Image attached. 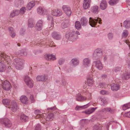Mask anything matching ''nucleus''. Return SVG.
<instances>
[{"label": "nucleus", "instance_id": "obj_4", "mask_svg": "<svg viewBox=\"0 0 130 130\" xmlns=\"http://www.w3.org/2000/svg\"><path fill=\"white\" fill-rule=\"evenodd\" d=\"M101 20L100 18H97V19H93L91 17L89 19V23L90 25L92 27H94L95 26L98 22L99 24H101Z\"/></svg>", "mask_w": 130, "mask_h": 130}, {"label": "nucleus", "instance_id": "obj_31", "mask_svg": "<svg viewBox=\"0 0 130 130\" xmlns=\"http://www.w3.org/2000/svg\"><path fill=\"white\" fill-rule=\"evenodd\" d=\"M46 59L48 60H54L56 59L55 55H53L52 54H47L46 57Z\"/></svg>", "mask_w": 130, "mask_h": 130}, {"label": "nucleus", "instance_id": "obj_54", "mask_svg": "<svg viewBox=\"0 0 130 130\" xmlns=\"http://www.w3.org/2000/svg\"><path fill=\"white\" fill-rule=\"evenodd\" d=\"M108 37L109 39H111L113 37V34L111 32L109 33L108 34Z\"/></svg>", "mask_w": 130, "mask_h": 130}, {"label": "nucleus", "instance_id": "obj_56", "mask_svg": "<svg viewBox=\"0 0 130 130\" xmlns=\"http://www.w3.org/2000/svg\"><path fill=\"white\" fill-rule=\"evenodd\" d=\"M41 127L40 125L39 124H37L35 127V130H41Z\"/></svg>", "mask_w": 130, "mask_h": 130}, {"label": "nucleus", "instance_id": "obj_41", "mask_svg": "<svg viewBox=\"0 0 130 130\" xmlns=\"http://www.w3.org/2000/svg\"><path fill=\"white\" fill-rule=\"evenodd\" d=\"M128 34V31L125 29L123 31L122 34V38H125L126 37Z\"/></svg>", "mask_w": 130, "mask_h": 130}, {"label": "nucleus", "instance_id": "obj_48", "mask_svg": "<svg viewBox=\"0 0 130 130\" xmlns=\"http://www.w3.org/2000/svg\"><path fill=\"white\" fill-rule=\"evenodd\" d=\"M101 104L102 105H105L107 103V100L105 98H101Z\"/></svg>", "mask_w": 130, "mask_h": 130}, {"label": "nucleus", "instance_id": "obj_7", "mask_svg": "<svg viewBox=\"0 0 130 130\" xmlns=\"http://www.w3.org/2000/svg\"><path fill=\"white\" fill-rule=\"evenodd\" d=\"M93 76V73L91 71L89 73L87 78V83L89 86H92L94 84V82L92 77Z\"/></svg>", "mask_w": 130, "mask_h": 130}, {"label": "nucleus", "instance_id": "obj_64", "mask_svg": "<svg viewBox=\"0 0 130 130\" xmlns=\"http://www.w3.org/2000/svg\"><path fill=\"white\" fill-rule=\"evenodd\" d=\"M127 64L128 68L130 69V61L127 60Z\"/></svg>", "mask_w": 130, "mask_h": 130}, {"label": "nucleus", "instance_id": "obj_12", "mask_svg": "<svg viewBox=\"0 0 130 130\" xmlns=\"http://www.w3.org/2000/svg\"><path fill=\"white\" fill-rule=\"evenodd\" d=\"M11 110L13 112H15L17 109V104L15 100H13L11 103L10 106Z\"/></svg>", "mask_w": 130, "mask_h": 130}, {"label": "nucleus", "instance_id": "obj_9", "mask_svg": "<svg viewBox=\"0 0 130 130\" xmlns=\"http://www.w3.org/2000/svg\"><path fill=\"white\" fill-rule=\"evenodd\" d=\"M88 87L86 85L83 86L84 89L83 90L82 93L85 95H86V98L88 99H90L91 98V93L89 92L88 90Z\"/></svg>", "mask_w": 130, "mask_h": 130}, {"label": "nucleus", "instance_id": "obj_57", "mask_svg": "<svg viewBox=\"0 0 130 130\" xmlns=\"http://www.w3.org/2000/svg\"><path fill=\"white\" fill-rule=\"evenodd\" d=\"M64 61V60L63 59H59L58 61V63L59 65L62 64Z\"/></svg>", "mask_w": 130, "mask_h": 130}, {"label": "nucleus", "instance_id": "obj_36", "mask_svg": "<svg viewBox=\"0 0 130 130\" xmlns=\"http://www.w3.org/2000/svg\"><path fill=\"white\" fill-rule=\"evenodd\" d=\"M54 118V115L53 113L48 114L46 118V120L48 121H51Z\"/></svg>", "mask_w": 130, "mask_h": 130}, {"label": "nucleus", "instance_id": "obj_49", "mask_svg": "<svg viewBox=\"0 0 130 130\" xmlns=\"http://www.w3.org/2000/svg\"><path fill=\"white\" fill-rule=\"evenodd\" d=\"M121 70V68L119 67H117L114 68L113 71L117 73L120 72Z\"/></svg>", "mask_w": 130, "mask_h": 130}, {"label": "nucleus", "instance_id": "obj_27", "mask_svg": "<svg viewBox=\"0 0 130 130\" xmlns=\"http://www.w3.org/2000/svg\"><path fill=\"white\" fill-rule=\"evenodd\" d=\"M52 36L53 38L57 40H60L61 38V36L56 32H53Z\"/></svg>", "mask_w": 130, "mask_h": 130}, {"label": "nucleus", "instance_id": "obj_16", "mask_svg": "<svg viewBox=\"0 0 130 130\" xmlns=\"http://www.w3.org/2000/svg\"><path fill=\"white\" fill-rule=\"evenodd\" d=\"M91 10L93 13L97 14L98 13L100 10L98 6L95 5L91 7Z\"/></svg>", "mask_w": 130, "mask_h": 130}, {"label": "nucleus", "instance_id": "obj_34", "mask_svg": "<svg viewBox=\"0 0 130 130\" xmlns=\"http://www.w3.org/2000/svg\"><path fill=\"white\" fill-rule=\"evenodd\" d=\"M44 8L41 7H39L37 9V13L40 15L43 14L44 12Z\"/></svg>", "mask_w": 130, "mask_h": 130}, {"label": "nucleus", "instance_id": "obj_22", "mask_svg": "<svg viewBox=\"0 0 130 130\" xmlns=\"http://www.w3.org/2000/svg\"><path fill=\"white\" fill-rule=\"evenodd\" d=\"M91 1H84L83 3V6L85 9H86L90 6Z\"/></svg>", "mask_w": 130, "mask_h": 130}, {"label": "nucleus", "instance_id": "obj_2", "mask_svg": "<svg viewBox=\"0 0 130 130\" xmlns=\"http://www.w3.org/2000/svg\"><path fill=\"white\" fill-rule=\"evenodd\" d=\"M103 53L102 49L98 48L94 51L93 54L92 58L94 59H100L102 58Z\"/></svg>", "mask_w": 130, "mask_h": 130}, {"label": "nucleus", "instance_id": "obj_32", "mask_svg": "<svg viewBox=\"0 0 130 130\" xmlns=\"http://www.w3.org/2000/svg\"><path fill=\"white\" fill-rule=\"evenodd\" d=\"M6 68V65L0 61V72H4Z\"/></svg>", "mask_w": 130, "mask_h": 130}, {"label": "nucleus", "instance_id": "obj_28", "mask_svg": "<svg viewBox=\"0 0 130 130\" xmlns=\"http://www.w3.org/2000/svg\"><path fill=\"white\" fill-rule=\"evenodd\" d=\"M9 31V35L12 38H14L16 35L13 28L12 27H10L8 28Z\"/></svg>", "mask_w": 130, "mask_h": 130}, {"label": "nucleus", "instance_id": "obj_26", "mask_svg": "<svg viewBox=\"0 0 130 130\" xmlns=\"http://www.w3.org/2000/svg\"><path fill=\"white\" fill-rule=\"evenodd\" d=\"M124 27L126 29L130 28V20H126L123 23Z\"/></svg>", "mask_w": 130, "mask_h": 130}, {"label": "nucleus", "instance_id": "obj_23", "mask_svg": "<svg viewBox=\"0 0 130 130\" xmlns=\"http://www.w3.org/2000/svg\"><path fill=\"white\" fill-rule=\"evenodd\" d=\"M86 99V97L83 96L80 94H78L76 96V100L78 101H84Z\"/></svg>", "mask_w": 130, "mask_h": 130}, {"label": "nucleus", "instance_id": "obj_51", "mask_svg": "<svg viewBox=\"0 0 130 130\" xmlns=\"http://www.w3.org/2000/svg\"><path fill=\"white\" fill-rule=\"evenodd\" d=\"M106 86V84L104 83H101L99 84V86L98 87L100 88H104Z\"/></svg>", "mask_w": 130, "mask_h": 130}, {"label": "nucleus", "instance_id": "obj_53", "mask_svg": "<svg viewBox=\"0 0 130 130\" xmlns=\"http://www.w3.org/2000/svg\"><path fill=\"white\" fill-rule=\"evenodd\" d=\"M25 29L22 28L20 30V34L21 35H23L25 34Z\"/></svg>", "mask_w": 130, "mask_h": 130}, {"label": "nucleus", "instance_id": "obj_5", "mask_svg": "<svg viewBox=\"0 0 130 130\" xmlns=\"http://www.w3.org/2000/svg\"><path fill=\"white\" fill-rule=\"evenodd\" d=\"M0 122L3 126L6 128H9L12 126V123L10 121L8 118L2 119Z\"/></svg>", "mask_w": 130, "mask_h": 130}, {"label": "nucleus", "instance_id": "obj_37", "mask_svg": "<svg viewBox=\"0 0 130 130\" xmlns=\"http://www.w3.org/2000/svg\"><path fill=\"white\" fill-rule=\"evenodd\" d=\"M20 119L22 121L26 122L28 120V118L24 115H22L21 116Z\"/></svg>", "mask_w": 130, "mask_h": 130}, {"label": "nucleus", "instance_id": "obj_1", "mask_svg": "<svg viewBox=\"0 0 130 130\" xmlns=\"http://www.w3.org/2000/svg\"><path fill=\"white\" fill-rule=\"evenodd\" d=\"M80 34L78 31H74L70 32L68 34L66 35V36L70 41H74L77 39L78 37V35Z\"/></svg>", "mask_w": 130, "mask_h": 130}, {"label": "nucleus", "instance_id": "obj_24", "mask_svg": "<svg viewBox=\"0 0 130 130\" xmlns=\"http://www.w3.org/2000/svg\"><path fill=\"white\" fill-rule=\"evenodd\" d=\"M80 22L82 26L86 25L88 23V20L85 17H83L80 19Z\"/></svg>", "mask_w": 130, "mask_h": 130}, {"label": "nucleus", "instance_id": "obj_38", "mask_svg": "<svg viewBox=\"0 0 130 130\" xmlns=\"http://www.w3.org/2000/svg\"><path fill=\"white\" fill-rule=\"evenodd\" d=\"M35 23L32 20L29 19L28 22V25L29 27L32 28L34 26Z\"/></svg>", "mask_w": 130, "mask_h": 130}, {"label": "nucleus", "instance_id": "obj_3", "mask_svg": "<svg viewBox=\"0 0 130 130\" xmlns=\"http://www.w3.org/2000/svg\"><path fill=\"white\" fill-rule=\"evenodd\" d=\"M14 63L16 69L18 70L22 69L24 67L23 60L19 58L15 59Z\"/></svg>", "mask_w": 130, "mask_h": 130}, {"label": "nucleus", "instance_id": "obj_18", "mask_svg": "<svg viewBox=\"0 0 130 130\" xmlns=\"http://www.w3.org/2000/svg\"><path fill=\"white\" fill-rule=\"evenodd\" d=\"M35 1H32L29 2L26 6V8L29 10H31L36 4Z\"/></svg>", "mask_w": 130, "mask_h": 130}, {"label": "nucleus", "instance_id": "obj_8", "mask_svg": "<svg viewBox=\"0 0 130 130\" xmlns=\"http://www.w3.org/2000/svg\"><path fill=\"white\" fill-rule=\"evenodd\" d=\"M24 80L26 84L28 87L32 88L33 87V81L28 76L26 75L25 76Z\"/></svg>", "mask_w": 130, "mask_h": 130}, {"label": "nucleus", "instance_id": "obj_50", "mask_svg": "<svg viewBox=\"0 0 130 130\" xmlns=\"http://www.w3.org/2000/svg\"><path fill=\"white\" fill-rule=\"evenodd\" d=\"M101 127L100 126L95 125L93 127V130H101Z\"/></svg>", "mask_w": 130, "mask_h": 130}, {"label": "nucleus", "instance_id": "obj_58", "mask_svg": "<svg viewBox=\"0 0 130 130\" xmlns=\"http://www.w3.org/2000/svg\"><path fill=\"white\" fill-rule=\"evenodd\" d=\"M30 99L31 103H33L35 101V99L34 96L32 94L30 95Z\"/></svg>", "mask_w": 130, "mask_h": 130}, {"label": "nucleus", "instance_id": "obj_39", "mask_svg": "<svg viewBox=\"0 0 130 130\" xmlns=\"http://www.w3.org/2000/svg\"><path fill=\"white\" fill-rule=\"evenodd\" d=\"M18 52L19 54L22 56H26L27 55V53L24 49L19 51Z\"/></svg>", "mask_w": 130, "mask_h": 130}, {"label": "nucleus", "instance_id": "obj_42", "mask_svg": "<svg viewBox=\"0 0 130 130\" xmlns=\"http://www.w3.org/2000/svg\"><path fill=\"white\" fill-rule=\"evenodd\" d=\"M24 3L23 1H17L15 3V5L17 7H18L23 5Z\"/></svg>", "mask_w": 130, "mask_h": 130}, {"label": "nucleus", "instance_id": "obj_30", "mask_svg": "<svg viewBox=\"0 0 130 130\" xmlns=\"http://www.w3.org/2000/svg\"><path fill=\"white\" fill-rule=\"evenodd\" d=\"M119 89V86L118 84H113L111 85V89L113 91H117Z\"/></svg>", "mask_w": 130, "mask_h": 130}, {"label": "nucleus", "instance_id": "obj_47", "mask_svg": "<svg viewBox=\"0 0 130 130\" xmlns=\"http://www.w3.org/2000/svg\"><path fill=\"white\" fill-rule=\"evenodd\" d=\"M118 2V1H109L108 3L111 6H113L116 5Z\"/></svg>", "mask_w": 130, "mask_h": 130}, {"label": "nucleus", "instance_id": "obj_35", "mask_svg": "<svg viewBox=\"0 0 130 130\" xmlns=\"http://www.w3.org/2000/svg\"><path fill=\"white\" fill-rule=\"evenodd\" d=\"M34 112L36 115V116L35 117V118H38L40 117H42L43 116L42 115L40 114L41 113L40 111L38 109L35 110Z\"/></svg>", "mask_w": 130, "mask_h": 130}, {"label": "nucleus", "instance_id": "obj_62", "mask_svg": "<svg viewBox=\"0 0 130 130\" xmlns=\"http://www.w3.org/2000/svg\"><path fill=\"white\" fill-rule=\"evenodd\" d=\"M107 107L106 108H103L101 109L100 110L101 112H107Z\"/></svg>", "mask_w": 130, "mask_h": 130}, {"label": "nucleus", "instance_id": "obj_46", "mask_svg": "<svg viewBox=\"0 0 130 130\" xmlns=\"http://www.w3.org/2000/svg\"><path fill=\"white\" fill-rule=\"evenodd\" d=\"M115 111V109L113 108H111L110 107H107V112H109L111 114L113 113Z\"/></svg>", "mask_w": 130, "mask_h": 130}, {"label": "nucleus", "instance_id": "obj_55", "mask_svg": "<svg viewBox=\"0 0 130 130\" xmlns=\"http://www.w3.org/2000/svg\"><path fill=\"white\" fill-rule=\"evenodd\" d=\"M13 12L14 13V14L15 16L18 15L20 13L19 11L18 10H13Z\"/></svg>", "mask_w": 130, "mask_h": 130}, {"label": "nucleus", "instance_id": "obj_17", "mask_svg": "<svg viewBox=\"0 0 130 130\" xmlns=\"http://www.w3.org/2000/svg\"><path fill=\"white\" fill-rule=\"evenodd\" d=\"M83 65L85 67H88L90 65V60L88 58L84 59L83 61Z\"/></svg>", "mask_w": 130, "mask_h": 130}, {"label": "nucleus", "instance_id": "obj_19", "mask_svg": "<svg viewBox=\"0 0 130 130\" xmlns=\"http://www.w3.org/2000/svg\"><path fill=\"white\" fill-rule=\"evenodd\" d=\"M107 4L106 1H102L100 5V9L102 10H105L107 8Z\"/></svg>", "mask_w": 130, "mask_h": 130}, {"label": "nucleus", "instance_id": "obj_20", "mask_svg": "<svg viewBox=\"0 0 130 130\" xmlns=\"http://www.w3.org/2000/svg\"><path fill=\"white\" fill-rule=\"evenodd\" d=\"M20 100L22 103L25 104H27L28 103V99L25 95L21 96L20 97Z\"/></svg>", "mask_w": 130, "mask_h": 130}, {"label": "nucleus", "instance_id": "obj_29", "mask_svg": "<svg viewBox=\"0 0 130 130\" xmlns=\"http://www.w3.org/2000/svg\"><path fill=\"white\" fill-rule=\"evenodd\" d=\"M90 106V103L83 106H77L75 108V109L76 110H80L82 109L88 107Z\"/></svg>", "mask_w": 130, "mask_h": 130}, {"label": "nucleus", "instance_id": "obj_21", "mask_svg": "<svg viewBox=\"0 0 130 130\" xmlns=\"http://www.w3.org/2000/svg\"><path fill=\"white\" fill-rule=\"evenodd\" d=\"M71 62L73 67H75L78 65L79 63V60L78 58H75L71 60Z\"/></svg>", "mask_w": 130, "mask_h": 130}, {"label": "nucleus", "instance_id": "obj_61", "mask_svg": "<svg viewBox=\"0 0 130 130\" xmlns=\"http://www.w3.org/2000/svg\"><path fill=\"white\" fill-rule=\"evenodd\" d=\"M57 109L55 106H54L53 107L51 108H47V110H54L56 109Z\"/></svg>", "mask_w": 130, "mask_h": 130}, {"label": "nucleus", "instance_id": "obj_14", "mask_svg": "<svg viewBox=\"0 0 130 130\" xmlns=\"http://www.w3.org/2000/svg\"><path fill=\"white\" fill-rule=\"evenodd\" d=\"M43 21L41 20H39L37 22L36 26V29L38 31L41 30L42 28Z\"/></svg>", "mask_w": 130, "mask_h": 130}, {"label": "nucleus", "instance_id": "obj_59", "mask_svg": "<svg viewBox=\"0 0 130 130\" xmlns=\"http://www.w3.org/2000/svg\"><path fill=\"white\" fill-rule=\"evenodd\" d=\"M129 108L127 104H124L123 106V110H125Z\"/></svg>", "mask_w": 130, "mask_h": 130}, {"label": "nucleus", "instance_id": "obj_52", "mask_svg": "<svg viewBox=\"0 0 130 130\" xmlns=\"http://www.w3.org/2000/svg\"><path fill=\"white\" fill-rule=\"evenodd\" d=\"M68 26V24L67 23H65L64 22L62 23L61 24V27L63 29L67 27Z\"/></svg>", "mask_w": 130, "mask_h": 130}, {"label": "nucleus", "instance_id": "obj_15", "mask_svg": "<svg viewBox=\"0 0 130 130\" xmlns=\"http://www.w3.org/2000/svg\"><path fill=\"white\" fill-rule=\"evenodd\" d=\"M93 62L95 67L98 69L102 70L103 68L102 64L100 60L94 61Z\"/></svg>", "mask_w": 130, "mask_h": 130}, {"label": "nucleus", "instance_id": "obj_44", "mask_svg": "<svg viewBox=\"0 0 130 130\" xmlns=\"http://www.w3.org/2000/svg\"><path fill=\"white\" fill-rule=\"evenodd\" d=\"M10 56L8 55H7L6 54L4 53H2V52L0 53V59L2 58H3L5 59V58L7 57H9Z\"/></svg>", "mask_w": 130, "mask_h": 130}, {"label": "nucleus", "instance_id": "obj_45", "mask_svg": "<svg viewBox=\"0 0 130 130\" xmlns=\"http://www.w3.org/2000/svg\"><path fill=\"white\" fill-rule=\"evenodd\" d=\"M10 100L9 99H4L3 100V103L5 105H9Z\"/></svg>", "mask_w": 130, "mask_h": 130}, {"label": "nucleus", "instance_id": "obj_11", "mask_svg": "<svg viewBox=\"0 0 130 130\" xmlns=\"http://www.w3.org/2000/svg\"><path fill=\"white\" fill-rule=\"evenodd\" d=\"M52 14L55 16H59L62 14V11L60 9H55L52 10L51 12Z\"/></svg>", "mask_w": 130, "mask_h": 130}, {"label": "nucleus", "instance_id": "obj_10", "mask_svg": "<svg viewBox=\"0 0 130 130\" xmlns=\"http://www.w3.org/2000/svg\"><path fill=\"white\" fill-rule=\"evenodd\" d=\"M2 87L5 90L8 91L11 88V85L10 83L6 80L2 82Z\"/></svg>", "mask_w": 130, "mask_h": 130}, {"label": "nucleus", "instance_id": "obj_63", "mask_svg": "<svg viewBox=\"0 0 130 130\" xmlns=\"http://www.w3.org/2000/svg\"><path fill=\"white\" fill-rule=\"evenodd\" d=\"M61 82L62 85H64L66 84V83L64 79H62L61 80Z\"/></svg>", "mask_w": 130, "mask_h": 130}, {"label": "nucleus", "instance_id": "obj_43", "mask_svg": "<svg viewBox=\"0 0 130 130\" xmlns=\"http://www.w3.org/2000/svg\"><path fill=\"white\" fill-rule=\"evenodd\" d=\"M26 8L25 7H22L20 9L19 11V13L21 15L24 14L25 12Z\"/></svg>", "mask_w": 130, "mask_h": 130}, {"label": "nucleus", "instance_id": "obj_13", "mask_svg": "<svg viewBox=\"0 0 130 130\" xmlns=\"http://www.w3.org/2000/svg\"><path fill=\"white\" fill-rule=\"evenodd\" d=\"M47 75H38L36 77L37 81L40 82L45 81L48 78Z\"/></svg>", "mask_w": 130, "mask_h": 130}, {"label": "nucleus", "instance_id": "obj_6", "mask_svg": "<svg viewBox=\"0 0 130 130\" xmlns=\"http://www.w3.org/2000/svg\"><path fill=\"white\" fill-rule=\"evenodd\" d=\"M62 9L67 15L68 17H70L72 13L70 7L68 5H64L62 7Z\"/></svg>", "mask_w": 130, "mask_h": 130}, {"label": "nucleus", "instance_id": "obj_40", "mask_svg": "<svg viewBox=\"0 0 130 130\" xmlns=\"http://www.w3.org/2000/svg\"><path fill=\"white\" fill-rule=\"evenodd\" d=\"M75 26L77 30L80 29L81 26L80 22L79 21H76L75 22Z\"/></svg>", "mask_w": 130, "mask_h": 130}, {"label": "nucleus", "instance_id": "obj_25", "mask_svg": "<svg viewBox=\"0 0 130 130\" xmlns=\"http://www.w3.org/2000/svg\"><path fill=\"white\" fill-rule=\"evenodd\" d=\"M120 77L123 79H129L130 78V72H125L124 75H121Z\"/></svg>", "mask_w": 130, "mask_h": 130}, {"label": "nucleus", "instance_id": "obj_33", "mask_svg": "<svg viewBox=\"0 0 130 130\" xmlns=\"http://www.w3.org/2000/svg\"><path fill=\"white\" fill-rule=\"evenodd\" d=\"M97 108L96 107L95 108H91L83 112H84L86 114H89L93 112Z\"/></svg>", "mask_w": 130, "mask_h": 130}, {"label": "nucleus", "instance_id": "obj_60", "mask_svg": "<svg viewBox=\"0 0 130 130\" xmlns=\"http://www.w3.org/2000/svg\"><path fill=\"white\" fill-rule=\"evenodd\" d=\"M47 20H51L52 21L53 20V17L50 15H48L47 16Z\"/></svg>", "mask_w": 130, "mask_h": 130}]
</instances>
